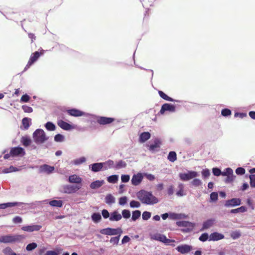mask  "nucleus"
I'll return each instance as SVG.
<instances>
[{
  "instance_id": "603ef678",
  "label": "nucleus",
  "mask_w": 255,
  "mask_h": 255,
  "mask_svg": "<svg viewBox=\"0 0 255 255\" xmlns=\"http://www.w3.org/2000/svg\"><path fill=\"white\" fill-rule=\"evenodd\" d=\"M122 216L125 219H128L130 217V212L129 210L124 209L122 211Z\"/></svg>"
},
{
  "instance_id": "f03ea898",
  "label": "nucleus",
  "mask_w": 255,
  "mask_h": 255,
  "mask_svg": "<svg viewBox=\"0 0 255 255\" xmlns=\"http://www.w3.org/2000/svg\"><path fill=\"white\" fill-rule=\"evenodd\" d=\"M32 137L34 141L37 144H41L49 138L45 131L41 128L36 129L33 133Z\"/></svg>"
},
{
  "instance_id": "5fc2aeb1",
  "label": "nucleus",
  "mask_w": 255,
  "mask_h": 255,
  "mask_svg": "<svg viewBox=\"0 0 255 255\" xmlns=\"http://www.w3.org/2000/svg\"><path fill=\"white\" fill-rule=\"evenodd\" d=\"M151 213L148 211H144L142 214V218L143 220H147L151 217Z\"/></svg>"
},
{
  "instance_id": "b1692460",
  "label": "nucleus",
  "mask_w": 255,
  "mask_h": 255,
  "mask_svg": "<svg viewBox=\"0 0 255 255\" xmlns=\"http://www.w3.org/2000/svg\"><path fill=\"white\" fill-rule=\"evenodd\" d=\"M102 162L95 163L89 165V168L94 172H97L103 170Z\"/></svg>"
},
{
  "instance_id": "c9c22d12",
  "label": "nucleus",
  "mask_w": 255,
  "mask_h": 255,
  "mask_svg": "<svg viewBox=\"0 0 255 255\" xmlns=\"http://www.w3.org/2000/svg\"><path fill=\"white\" fill-rule=\"evenodd\" d=\"M3 253L5 255H17L16 254L10 247H6L2 250Z\"/></svg>"
},
{
  "instance_id": "412c9836",
  "label": "nucleus",
  "mask_w": 255,
  "mask_h": 255,
  "mask_svg": "<svg viewBox=\"0 0 255 255\" xmlns=\"http://www.w3.org/2000/svg\"><path fill=\"white\" fill-rule=\"evenodd\" d=\"M215 223L214 219H210L203 223L202 228L201 231H204L212 227Z\"/></svg>"
},
{
  "instance_id": "a19ab883",
  "label": "nucleus",
  "mask_w": 255,
  "mask_h": 255,
  "mask_svg": "<svg viewBox=\"0 0 255 255\" xmlns=\"http://www.w3.org/2000/svg\"><path fill=\"white\" fill-rule=\"evenodd\" d=\"M86 161V157L82 156L74 159L72 162L75 165H79Z\"/></svg>"
},
{
  "instance_id": "7ed1b4c3",
  "label": "nucleus",
  "mask_w": 255,
  "mask_h": 255,
  "mask_svg": "<svg viewBox=\"0 0 255 255\" xmlns=\"http://www.w3.org/2000/svg\"><path fill=\"white\" fill-rule=\"evenodd\" d=\"M22 237L18 235H6L0 237V243L4 244H12L19 241Z\"/></svg>"
},
{
  "instance_id": "13d9d810",
  "label": "nucleus",
  "mask_w": 255,
  "mask_h": 255,
  "mask_svg": "<svg viewBox=\"0 0 255 255\" xmlns=\"http://www.w3.org/2000/svg\"><path fill=\"white\" fill-rule=\"evenodd\" d=\"M121 235H119L117 237H112L110 240V243L114 245H118L120 240V237Z\"/></svg>"
},
{
  "instance_id": "2eb2a0df",
  "label": "nucleus",
  "mask_w": 255,
  "mask_h": 255,
  "mask_svg": "<svg viewBox=\"0 0 255 255\" xmlns=\"http://www.w3.org/2000/svg\"><path fill=\"white\" fill-rule=\"evenodd\" d=\"M68 182L71 183L75 184V185H82V178L77 175L73 174L68 177Z\"/></svg>"
},
{
  "instance_id": "a878e982",
  "label": "nucleus",
  "mask_w": 255,
  "mask_h": 255,
  "mask_svg": "<svg viewBox=\"0 0 255 255\" xmlns=\"http://www.w3.org/2000/svg\"><path fill=\"white\" fill-rule=\"evenodd\" d=\"M187 216L184 214H177L175 213H171L169 214V218L173 220H179L187 218Z\"/></svg>"
},
{
  "instance_id": "4be33fe9",
  "label": "nucleus",
  "mask_w": 255,
  "mask_h": 255,
  "mask_svg": "<svg viewBox=\"0 0 255 255\" xmlns=\"http://www.w3.org/2000/svg\"><path fill=\"white\" fill-rule=\"evenodd\" d=\"M103 166V170H106L109 169H115V162L113 160L109 159L104 162H102Z\"/></svg>"
},
{
  "instance_id": "bb28decb",
  "label": "nucleus",
  "mask_w": 255,
  "mask_h": 255,
  "mask_svg": "<svg viewBox=\"0 0 255 255\" xmlns=\"http://www.w3.org/2000/svg\"><path fill=\"white\" fill-rule=\"evenodd\" d=\"M104 183L105 182L103 180H96L91 183L90 184V187L93 189H98L101 187L104 184Z\"/></svg>"
},
{
  "instance_id": "774afa93",
  "label": "nucleus",
  "mask_w": 255,
  "mask_h": 255,
  "mask_svg": "<svg viewBox=\"0 0 255 255\" xmlns=\"http://www.w3.org/2000/svg\"><path fill=\"white\" fill-rule=\"evenodd\" d=\"M102 215L104 219L110 218V214L107 210H103L102 211Z\"/></svg>"
},
{
  "instance_id": "dca6fc26",
  "label": "nucleus",
  "mask_w": 255,
  "mask_h": 255,
  "mask_svg": "<svg viewBox=\"0 0 255 255\" xmlns=\"http://www.w3.org/2000/svg\"><path fill=\"white\" fill-rule=\"evenodd\" d=\"M57 124L62 129L65 130H70L74 129V127L71 125L70 124L64 122L62 120H59L57 122Z\"/></svg>"
},
{
  "instance_id": "7c9ffc66",
  "label": "nucleus",
  "mask_w": 255,
  "mask_h": 255,
  "mask_svg": "<svg viewBox=\"0 0 255 255\" xmlns=\"http://www.w3.org/2000/svg\"><path fill=\"white\" fill-rule=\"evenodd\" d=\"M31 119L28 118H24L22 120V124L23 126L24 129H27L30 125Z\"/></svg>"
},
{
  "instance_id": "4d7b16f0",
  "label": "nucleus",
  "mask_w": 255,
  "mask_h": 255,
  "mask_svg": "<svg viewBox=\"0 0 255 255\" xmlns=\"http://www.w3.org/2000/svg\"><path fill=\"white\" fill-rule=\"evenodd\" d=\"M199 239L202 242H205L209 239V236L207 233H203L200 236Z\"/></svg>"
},
{
  "instance_id": "ea45409f",
  "label": "nucleus",
  "mask_w": 255,
  "mask_h": 255,
  "mask_svg": "<svg viewBox=\"0 0 255 255\" xmlns=\"http://www.w3.org/2000/svg\"><path fill=\"white\" fill-rule=\"evenodd\" d=\"M119 179V175H113L107 177V181L111 183H116Z\"/></svg>"
},
{
  "instance_id": "ddd939ff",
  "label": "nucleus",
  "mask_w": 255,
  "mask_h": 255,
  "mask_svg": "<svg viewBox=\"0 0 255 255\" xmlns=\"http://www.w3.org/2000/svg\"><path fill=\"white\" fill-rule=\"evenodd\" d=\"M176 249L178 252L184 254L190 252L192 250V247L185 244L178 246Z\"/></svg>"
},
{
  "instance_id": "72a5a7b5",
  "label": "nucleus",
  "mask_w": 255,
  "mask_h": 255,
  "mask_svg": "<svg viewBox=\"0 0 255 255\" xmlns=\"http://www.w3.org/2000/svg\"><path fill=\"white\" fill-rule=\"evenodd\" d=\"M127 166L126 162L121 160L115 163V169H119L121 168H125Z\"/></svg>"
},
{
  "instance_id": "bf43d9fd",
  "label": "nucleus",
  "mask_w": 255,
  "mask_h": 255,
  "mask_svg": "<svg viewBox=\"0 0 255 255\" xmlns=\"http://www.w3.org/2000/svg\"><path fill=\"white\" fill-rule=\"evenodd\" d=\"M191 184L194 186H199L202 184V182L201 180L195 178L191 182Z\"/></svg>"
},
{
  "instance_id": "0eeeda50",
  "label": "nucleus",
  "mask_w": 255,
  "mask_h": 255,
  "mask_svg": "<svg viewBox=\"0 0 255 255\" xmlns=\"http://www.w3.org/2000/svg\"><path fill=\"white\" fill-rule=\"evenodd\" d=\"M100 232L101 234L106 235H121L123 233V231L121 228L113 229L111 228H107L106 229H102Z\"/></svg>"
},
{
  "instance_id": "4468645a",
  "label": "nucleus",
  "mask_w": 255,
  "mask_h": 255,
  "mask_svg": "<svg viewBox=\"0 0 255 255\" xmlns=\"http://www.w3.org/2000/svg\"><path fill=\"white\" fill-rule=\"evenodd\" d=\"M143 175L140 173L134 174L131 178V183L134 186L138 185L143 179Z\"/></svg>"
},
{
  "instance_id": "864d4df0",
  "label": "nucleus",
  "mask_w": 255,
  "mask_h": 255,
  "mask_svg": "<svg viewBox=\"0 0 255 255\" xmlns=\"http://www.w3.org/2000/svg\"><path fill=\"white\" fill-rule=\"evenodd\" d=\"M241 233L238 231L232 232L231 234V237L233 239H237L241 237Z\"/></svg>"
},
{
  "instance_id": "0e129e2a",
  "label": "nucleus",
  "mask_w": 255,
  "mask_h": 255,
  "mask_svg": "<svg viewBox=\"0 0 255 255\" xmlns=\"http://www.w3.org/2000/svg\"><path fill=\"white\" fill-rule=\"evenodd\" d=\"M30 99V97L26 94L23 95L21 99H20V102L22 103H26L29 101Z\"/></svg>"
},
{
  "instance_id": "09e8293b",
  "label": "nucleus",
  "mask_w": 255,
  "mask_h": 255,
  "mask_svg": "<svg viewBox=\"0 0 255 255\" xmlns=\"http://www.w3.org/2000/svg\"><path fill=\"white\" fill-rule=\"evenodd\" d=\"M129 206L132 208H138L140 206V203L137 201L132 200L129 203Z\"/></svg>"
},
{
  "instance_id": "69168bd1",
  "label": "nucleus",
  "mask_w": 255,
  "mask_h": 255,
  "mask_svg": "<svg viewBox=\"0 0 255 255\" xmlns=\"http://www.w3.org/2000/svg\"><path fill=\"white\" fill-rule=\"evenodd\" d=\"M245 169L243 167H238L236 170V173L238 175H243L245 173Z\"/></svg>"
},
{
  "instance_id": "473e14b6",
  "label": "nucleus",
  "mask_w": 255,
  "mask_h": 255,
  "mask_svg": "<svg viewBox=\"0 0 255 255\" xmlns=\"http://www.w3.org/2000/svg\"><path fill=\"white\" fill-rule=\"evenodd\" d=\"M50 206L52 207H61L63 205V202L61 200H53L49 202Z\"/></svg>"
},
{
  "instance_id": "680f3d73",
  "label": "nucleus",
  "mask_w": 255,
  "mask_h": 255,
  "mask_svg": "<svg viewBox=\"0 0 255 255\" xmlns=\"http://www.w3.org/2000/svg\"><path fill=\"white\" fill-rule=\"evenodd\" d=\"M250 185L252 187L255 188V175L252 174L250 176Z\"/></svg>"
},
{
  "instance_id": "6ab92c4d",
  "label": "nucleus",
  "mask_w": 255,
  "mask_h": 255,
  "mask_svg": "<svg viewBox=\"0 0 255 255\" xmlns=\"http://www.w3.org/2000/svg\"><path fill=\"white\" fill-rule=\"evenodd\" d=\"M241 204V200L237 198H233L226 201L225 206L227 207H234Z\"/></svg>"
},
{
  "instance_id": "1a4fd4ad",
  "label": "nucleus",
  "mask_w": 255,
  "mask_h": 255,
  "mask_svg": "<svg viewBox=\"0 0 255 255\" xmlns=\"http://www.w3.org/2000/svg\"><path fill=\"white\" fill-rule=\"evenodd\" d=\"M10 154L12 157L22 156L25 154V151L22 147H15L10 149Z\"/></svg>"
},
{
  "instance_id": "3c124183",
  "label": "nucleus",
  "mask_w": 255,
  "mask_h": 255,
  "mask_svg": "<svg viewBox=\"0 0 255 255\" xmlns=\"http://www.w3.org/2000/svg\"><path fill=\"white\" fill-rule=\"evenodd\" d=\"M37 247V245L35 243L29 244L26 247V250L27 251H31L34 250Z\"/></svg>"
},
{
  "instance_id": "9b49d317",
  "label": "nucleus",
  "mask_w": 255,
  "mask_h": 255,
  "mask_svg": "<svg viewBox=\"0 0 255 255\" xmlns=\"http://www.w3.org/2000/svg\"><path fill=\"white\" fill-rule=\"evenodd\" d=\"M161 145V141L158 138H155L154 141L153 143L150 144V145H147L148 146V149L152 152H154L156 151H157L160 148Z\"/></svg>"
},
{
  "instance_id": "393cba45",
  "label": "nucleus",
  "mask_w": 255,
  "mask_h": 255,
  "mask_svg": "<svg viewBox=\"0 0 255 255\" xmlns=\"http://www.w3.org/2000/svg\"><path fill=\"white\" fill-rule=\"evenodd\" d=\"M176 225L179 227H187L189 230H192L194 227V224L188 221H178Z\"/></svg>"
},
{
  "instance_id": "052dcab7",
  "label": "nucleus",
  "mask_w": 255,
  "mask_h": 255,
  "mask_svg": "<svg viewBox=\"0 0 255 255\" xmlns=\"http://www.w3.org/2000/svg\"><path fill=\"white\" fill-rule=\"evenodd\" d=\"M22 109L25 113H31L33 112V109L31 107L26 105L22 106Z\"/></svg>"
},
{
  "instance_id": "2f4dec72",
  "label": "nucleus",
  "mask_w": 255,
  "mask_h": 255,
  "mask_svg": "<svg viewBox=\"0 0 255 255\" xmlns=\"http://www.w3.org/2000/svg\"><path fill=\"white\" fill-rule=\"evenodd\" d=\"M21 142L25 146H29L31 143L30 138L27 136H22L21 138Z\"/></svg>"
},
{
  "instance_id": "cd10ccee",
  "label": "nucleus",
  "mask_w": 255,
  "mask_h": 255,
  "mask_svg": "<svg viewBox=\"0 0 255 255\" xmlns=\"http://www.w3.org/2000/svg\"><path fill=\"white\" fill-rule=\"evenodd\" d=\"M150 137V134L148 132H144L140 134L139 136V141L140 142H144Z\"/></svg>"
},
{
  "instance_id": "79ce46f5",
  "label": "nucleus",
  "mask_w": 255,
  "mask_h": 255,
  "mask_svg": "<svg viewBox=\"0 0 255 255\" xmlns=\"http://www.w3.org/2000/svg\"><path fill=\"white\" fill-rule=\"evenodd\" d=\"M168 159L171 162H174L177 159L176 153L174 151H170L168 155Z\"/></svg>"
},
{
  "instance_id": "a18cd8bd",
  "label": "nucleus",
  "mask_w": 255,
  "mask_h": 255,
  "mask_svg": "<svg viewBox=\"0 0 255 255\" xmlns=\"http://www.w3.org/2000/svg\"><path fill=\"white\" fill-rule=\"evenodd\" d=\"M218 194L217 192H213L211 193L210 200L211 202H215L218 200Z\"/></svg>"
},
{
  "instance_id": "aec40b11",
  "label": "nucleus",
  "mask_w": 255,
  "mask_h": 255,
  "mask_svg": "<svg viewBox=\"0 0 255 255\" xmlns=\"http://www.w3.org/2000/svg\"><path fill=\"white\" fill-rule=\"evenodd\" d=\"M224 238V236L218 232H214L211 234L209 236V241H217Z\"/></svg>"
},
{
  "instance_id": "37998d69",
  "label": "nucleus",
  "mask_w": 255,
  "mask_h": 255,
  "mask_svg": "<svg viewBox=\"0 0 255 255\" xmlns=\"http://www.w3.org/2000/svg\"><path fill=\"white\" fill-rule=\"evenodd\" d=\"M65 140V137L62 134H57L54 136V141L57 142H62Z\"/></svg>"
},
{
  "instance_id": "e433bc0d",
  "label": "nucleus",
  "mask_w": 255,
  "mask_h": 255,
  "mask_svg": "<svg viewBox=\"0 0 255 255\" xmlns=\"http://www.w3.org/2000/svg\"><path fill=\"white\" fill-rule=\"evenodd\" d=\"M91 218L95 223H98L101 220L102 217L100 213H95L92 214Z\"/></svg>"
},
{
  "instance_id": "6e6552de",
  "label": "nucleus",
  "mask_w": 255,
  "mask_h": 255,
  "mask_svg": "<svg viewBox=\"0 0 255 255\" xmlns=\"http://www.w3.org/2000/svg\"><path fill=\"white\" fill-rule=\"evenodd\" d=\"M66 112L69 115L75 117H79L82 116L87 117L89 115V114L85 113L76 109H71L67 110L66 111Z\"/></svg>"
},
{
  "instance_id": "f8f14e48",
  "label": "nucleus",
  "mask_w": 255,
  "mask_h": 255,
  "mask_svg": "<svg viewBox=\"0 0 255 255\" xmlns=\"http://www.w3.org/2000/svg\"><path fill=\"white\" fill-rule=\"evenodd\" d=\"M96 120L99 124L103 125L111 124L115 121L114 118L105 117H98Z\"/></svg>"
},
{
  "instance_id": "c756f323",
  "label": "nucleus",
  "mask_w": 255,
  "mask_h": 255,
  "mask_svg": "<svg viewBox=\"0 0 255 255\" xmlns=\"http://www.w3.org/2000/svg\"><path fill=\"white\" fill-rule=\"evenodd\" d=\"M40 53L38 51H36L34 53H32L29 60V62H30L31 64H33L35 62L37 61L38 58L40 57Z\"/></svg>"
},
{
  "instance_id": "6e6d98bb",
  "label": "nucleus",
  "mask_w": 255,
  "mask_h": 255,
  "mask_svg": "<svg viewBox=\"0 0 255 255\" xmlns=\"http://www.w3.org/2000/svg\"><path fill=\"white\" fill-rule=\"evenodd\" d=\"M231 114V111L228 109H223L221 111V115L224 117L230 116Z\"/></svg>"
},
{
  "instance_id": "20e7f679",
  "label": "nucleus",
  "mask_w": 255,
  "mask_h": 255,
  "mask_svg": "<svg viewBox=\"0 0 255 255\" xmlns=\"http://www.w3.org/2000/svg\"><path fill=\"white\" fill-rule=\"evenodd\" d=\"M199 176L197 172L188 170L186 173H180L179 174L180 179L183 181H187Z\"/></svg>"
},
{
  "instance_id": "338daca9",
  "label": "nucleus",
  "mask_w": 255,
  "mask_h": 255,
  "mask_svg": "<svg viewBox=\"0 0 255 255\" xmlns=\"http://www.w3.org/2000/svg\"><path fill=\"white\" fill-rule=\"evenodd\" d=\"M213 173L214 175L219 176L221 175L222 171L218 168H213L212 169Z\"/></svg>"
},
{
  "instance_id": "9d476101",
  "label": "nucleus",
  "mask_w": 255,
  "mask_h": 255,
  "mask_svg": "<svg viewBox=\"0 0 255 255\" xmlns=\"http://www.w3.org/2000/svg\"><path fill=\"white\" fill-rule=\"evenodd\" d=\"M165 112H169L170 113H174L175 112V107L173 105L168 103L163 104L160 111V113L163 115Z\"/></svg>"
},
{
  "instance_id": "49530a36",
  "label": "nucleus",
  "mask_w": 255,
  "mask_h": 255,
  "mask_svg": "<svg viewBox=\"0 0 255 255\" xmlns=\"http://www.w3.org/2000/svg\"><path fill=\"white\" fill-rule=\"evenodd\" d=\"M233 173V170L231 168H227L223 171H222L221 175L224 176H227Z\"/></svg>"
},
{
  "instance_id": "423d86ee",
  "label": "nucleus",
  "mask_w": 255,
  "mask_h": 255,
  "mask_svg": "<svg viewBox=\"0 0 255 255\" xmlns=\"http://www.w3.org/2000/svg\"><path fill=\"white\" fill-rule=\"evenodd\" d=\"M82 185L67 184L62 186V191L66 194H72L76 192L81 188Z\"/></svg>"
},
{
  "instance_id": "4c0bfd02",
  "label": "nucleus",
  "mask_w": 255,
  "mask_h": 255,
  "mask_svg": "<svg viewBox=\"0 0 255 255\" xmlns=\"http://www.w3.org/2000/svg\"><path fill=\"white\" fill-rule=\"evenodd\" d=\"M141 215V212L139 210H135L132 212L131 220L133 221H135L138 219Z\"/></svg>"
},
{
  "instance_id": "f3484780",
  "label": "nucleus",
  "mask_w": 255,
  "mask_h": 255,
  "mask_svg": "<svg viewBox=\"0 0 255 255\" xmlns=\"http://www.w3.org/2000/svg\"><path fill=\"white\" fill-rule=\"evenodd\" d=\"M42 226L40 225H29L23 226L21 229L25 232H32L34 231H38L40 230Z\"/></svg>"
},
{
  "instance_id": "8fccbe9b",
  "label": "nucleus",
  "mask_w": 255,
  "mask_h": 255,
  "mask_svg": "<svg viewBox=\"0 0 255 255\" xmlns=\"http://www.w3.org/2000/svg\"><path fill=\"white\" fill-rule=\"evenodd\" d=\"M128 199L126 196H123L119 198V204L121 206H124L128 202Z\"/></svg>"
},
{
  "instance_id": "de8ad7c7",
  "label": "nucleus",
  "mask_w": 255,
  "mask_h": 255,
  "mask_svg": "<svg viewBox=\"0 0 255 255\" xmlns=\"http://www.w3.org/2000/svg\"><path fill=\"white\" fill-rule=\"evenodd\" d=\"M5 204H6V206L7 208L12 207L16 206H20L21 205L24 204V203H23L22 202H16L6 203Z\"/></svg>"
},
{
  "instance_id": "a211bd4d",
  "label": "nucleus",
  "mask_w": 255,
  "mask_h": 255,
  "mask_svg": "<svg viewBox=\"0 0 255 255\" xmlns=\"http://www.w3.org/2000/svg\"><path fill=\"white\" fill-rule=\"evenodd\" d=\"M54 170V167L47 164H44L40 166L39 171L40 172L50 174Z\"/></svg>"
},
{
  "instance_id": "c85d7f7f",
  "label": "nucleus",
  "mask_w": 255,
  "mask_h": 255,
  "mask_svg": "<svg viewBox=\"0 0 255 255\" xmlns=\"http://www.w3.org/2000/svg\"><path fill=\"white\" fill-rule=\"evenodd\" d=\"M105 202L107 204L111 205L116 202V198L112 194H108L105 197Z\"/></svg>"
},
{
  "instance_id": "5701e85b",
  "label": "nucleus",
  "mask_w": 255,
  "mask_h": 255,
  "mask_svg": "<svg viewBox=\"0 0 255 255\" xmlns=\"http://www.w3.org/2000/svg\"><path fill=\"white\" fill-rule=\"evenodd\" d=\"M122 218V215L117 211H114L110 214V221H119Z\"/></svg>"
},
{
  "instance_id": "c03bdc74",
  "label": "nucleus",
  "mask_w": 255,
  "mask_h": 255,
  "mask_svg": "<svg viewBox=\"0 0 255 255\" xmlns=\"http://www.w3.org/2000/svg\"><path fill=\"white\" fill-rule=\"evenodd\" d=\"M246 210H247V209L245 207L242 206V207L237 208V209H232L231 211V213H234V214H236V213H240V212L243 213V212H246Z\"/></svg>"
},
{
  "instance_id": "f704fd0d",
  "label": "nucleus",
  "mask_w": 255,
  "mask_h": 255,
  "mask_svg": "<svg viewBox=\"0 0 255 255\" xmlns=\"http://www.w3.org/2000/svg\"><path fill=\"white\" fill-rule=\"evenodd\" d=\"M46 129L48 131H54L56 129L55 125L51 122H48L45 124Z\"/></svg>"
},
{
  "instance_id": "58836bf2",
  "label": "nucleus",
  "mask_w": 255,
  "mask_h": 255,
  "mask_svg": "<svg viewBox=\"0 0 255 255\" xmlns=\"http://www.w3.org/2000/svg\"><path fill=\"white\" fill-rule=\"evenodd\" d=\"M158 94L159 95V96L162 98L164 100H165L167 101H170V102H173V101H176L175 100H174L173 99L169 97V96H168L167 95H166L164 93H163L162 91H159L158 92Z\"/></svg>"
},
{
  "instance_id": "f257e3e1",
  "label": "nucleus",
  "mask_w": 255,
  "mask_h": 255,
  "mask_svg": "<svg viewBox=\"0 0 255 255\" xmlns=\"http://www.w3.org/2000/svg\"><path fill=\"white\" fill-rule=\"evenodd\" d=\"M136 196L142 203L146 205H154L158 202L157 198L154 196L151 192L142 190L136 193Z\"/></svg>"
},
{
  "instance_id": "e2e57ef3",
  "label": "nucleus",
  "mask_w": 255,
  "mask_h": 255,
  "mask_svg": "<svg viewBox=\"0 0 255 255\" xmlns=\"http://www.w3.org/2000/svg\"><path fill=\"white\" fill-rule=\"evenodd\" d=\"M235 178V176L234 175L233 173H232V174H230V175L227 176V178L225 179V182L226 183H231L233 181Z\"/></svg>"
},
{
  "instance_id": "39448f33",
  "label": "nucleus",
  "mask_w": 255,
  "mask_h": 255,
  "mask_svg": "<svg viewBox=\"0 0 255 255\" xmlns=\"http://www.w3.org/2000/svg\"><path fill=\"white\" fill-rule=\"evenodd\" d=\"M151 239L154 240L158 241L163 243L166 245H170L171 243H174L175 241L173 240L168 239L164 235L156 233L151 235Z\"/></svg>"
}]
</instances>
